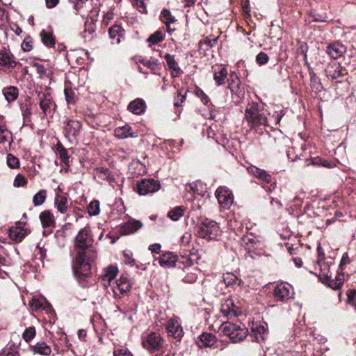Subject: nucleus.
I'll use <instances>...</instances> for the list:
<instances>
[{"instance_id": "obj_18", "label": "nucleus", "mask_w": 356, "mask_h": 356, "mask_svg": "<svg viewBox=\"0 0 356 356\" xmlns=\"http://www.w3.org/2000/svg\"><path fill=\"white\" fill-rule=\"evenodd\" d=\"M216 343V337L207 332H203L198 337L197 344L200 348L211 347Z\"/></svg>"}, {"instance_id": "obj_54", "label": "nucleus", "mask_w": 356, "mask_h": 356, "mask_svg": "<svg viewBox=\"0 0 356 356\" xmlns=\"http://www.w3.org/2000/svg\"><path fill=\"white\" fill-rule=\"evenodd\" d=\"M139 62L143 63L145 66L154 70L157 63V60L156 59H145L142 58L139 60Z\"/></svg>"}, {"instance_id": "obj_31", "label": "nucleus", "mask_w": 356, "mask_h": 356, "mask_svg": "<svg viewBox=\"0 0 356 356\" xmlns=\"http://www.w3.org/2000/svg\"><path fill=\"white\" fill-rule=\"evenodd\" d=\"M123 29L119 25H114L109 29L108 34L110 38L113 40V43L119 44L120 38L123 34Z\"/></svg>"}, {"instance_id": "obj_52", "label": "nucleus", "mask_w": 356, "mask_h": 356, "mask_svg": "<svg viewBox=\"0 0 356 356\" xmlns=\"http://www.w3.org/2000/svg\"><path fill=\"white\" fill-rule=\"evenodd\" d=\"M123 261L126 264L134 265L135 260L132 257V253L129 250L123 252Z\"/></svg>"}, {"instance_id": "obj_38", "label": "nucleus", "mask_w": 356, "mask_h": 356, "mask_svg": "<svg viewBox=\"0 0 356 356\" xmlns=\"http://www.w3.org/2000/svg\"><path fill=\"white\" fill-rule=\"evenodd\" d=\"M317 252H318L317 264L320 267V269L321 271L325 272L329 268V266L324 262L325 258V253L323 252V248L321 246L318 247Z\"/></svg>"}, {"instance_id": "obj_45", "label": "nucleus", "mask_w": 356, "mask_h": 356, "mask_svg": "<svg viewBox=\"0 0 356 356\" xmlns=\"http://www.w3.org/2000/svg\"><path fill=\"white\" fill-rule=\"evenodd\" d=\"M64 92L67 103L68 104H74L76 99L75 92L70 88H65Z\"/></svg>"}, {"instance_id": "obj_35", "label": "nucleus", "mask_w": 356, "mask_h": 356, "mask_svg": "<svg viewBox=\"0 0 356 356\" xmlns=\"http://www.w3.org/2000/svg\"><path fill=\"white\" fill-rule=\"evenodd\" d=\"M31 306L33 310L38 311L39 309H45L50 307V304L47 302L44 297L34 298L32 300Z\"/></svg>"}, {"instance_id": "obj_51", "label": "nucleus", "mask_w": 356, "mask_h": 356, "mask_svg": "<svg viewBox=\"0 0 356 356\" xmlns=\"http://www.w3.org/2000/svg\"><path fill=\"white\" fill-rule=\"evenodd\" d=\"M97 174L99 177L104 180H108L111 178V173L107 168H98Z\"/></svg>"}, {"instance_id": "obj_16", "label": "nucleus", "mask_w": 356, "mask_h": 356, "mask_svg": "<svg viewBox=\"0 0 356 356\" xmlns=\"http://www.w3.org/2000/svg\"><path fill=\"white\" fill-rule=\"evenodd\" d=\"M325 72L326 76L331 80L337 79L343 74V68L338 63H333L328 65Z\"/></svg>"}, {"instance_id": "obj_22", "label": "nucleus", "mask_w": 356, "mask_h": 356, "mask_svg": "<svg viewBox=\"0 0 356 356\" xmlns=\"http://www.w3.org/2000/svg\"><path fill=\"white\" fill-rule=\"evenodd\" d=\"M164 58L166 60L169 69L172 71V76L173 77L179 76L181 73V70L179 67L178 63L175 60L174 56L169 54H166L164 56Z\"/></svg>"}, {"instance_id": "obj_53", "label": "nucleus", "mask_w": 356, "mask_h": 356, "mask_svg": "<svg viewBox=\"0 0 356 356\" xmlns=\"http://www.w3.org/2000/svg\"><path fill=\"white\" fill-rule=\"evenodd\" d=\"M269 60L268 56L264 52H260L256 57L257 63L260 65L266 64Z\"/></svg>"}, {"instance_id": "obj_48", "label": "nucleus", "mask_w": 356, "mask_h": 356, "mask_svg": "<svg viewBox=\"0 0 356 356\" xmlns=\"http://www.w3.org/2000/svg\"><path fill=\"white\" fill-rule=\"evenodd\" d=\"M20 108L24 120H29L31 115V106L27 104H22L20 106Z\"/></svg>"}, {"instance_id": "obj_61", "label": "nucleus", "mask_w": 356, "mask_h": 356, "mask_svg": "<svg viewBox=\"0 0 356 356\" xmlns=\"http://www.w3.org/2000/svg\"><path fill=\"white\" fill-rule=\"evenodd\" d=\"M342 284H343V280L341 278L337 279L336 280H330V282L328 284L329 286L333 289H339Z\"/></svg>"}, {"instance_id": "obj_27", "label": "nucleus", "mask_w": 356, "mask_h": 356, "mask_svg": "<svg viewBox=\"0 0 356 356\" xmlns=\"http://www.w3.org/2000/svg\"><path fill=\"white\" fill-rule=\"evenodd\" d=\"M115 136L120 139H124L128 137L134 138L137 136L135 133L131 132V128L129 125L116 128L115 129Z\"/></svg>"}, {"instance_id": "obj_32", "label": "nucleus", "mask_w": 356, "mask_h": 356, "mask_svg": "<svg viewBox=\"0 0 356 356\" xmlns=\"http://www.w3.org/2000/svg\"><path fill=\"white\" fill-rule=\"evenodd\" d=\"M199 269L196 267H189L186 268V275L183 277V281L185 283L192 284L196 282L197 279Z\"/></svg>"}, {"instance_id": "obj_55", "label": "nucleus", "mask_w": 356, "mask_h": 356, "mask_svg": "<svg viewBox=\"0 0 356 356\" xmlns=\"http://www.w3.org/2000/svg\"><path fill=\"white\" fill-rule=\"evenodd\" d=\"M196 95L197 97H199L202 103L204 104V105H208L209 103L210 102V99L209 98V97L204 92V91L200 88H197L196 89Z\"/></svg>"}, {"instance_id": "obj_30", "label": "nucleus", "mask_w": 356, "mask_h": 356, "mask_svg": "<svg viewBox=\"0 0 356 356\" xmlns=\"http://www.w3.org/2000/svg\"><path fill=\"white\" fill-rule=\"evenodd\" d=\"M2 92L8 102H14L17 99L19 95V90L15 86L4 88Z\"/></svg>"}, {"instance_id": "obj_29", "label": "nucleus", "mask_w": 356, "mask_h": 356, "mask_svg": "<svg viewBox=\"0 0 356 356\" xmlns=\"http://www.w3.org/2000/svg\"><path fill=\"white\" fill-rule=\"evenodd\" d=\"M227 76V70L225 67L218 66L213 71V79L218 86L222 85Z\"/></svg>"}, {"instance_id": "obj_11", "label": "nucleus", "mask_w": 356, "mask_h": 356, "mask_svg": "<svg viewBox=\"0 0 356 356\" xmlns=\"http://www.w3.org/2000/svg\"><path fill=\"white\" fill-rule=\"evenodd\" d=\"M166 330L170 337L176 339H180L184 335L180 318L177 316H174L169 319L166 324Z\"/></svg>"}, {"instance_id": "obj_43", "label": "nucleus", "mask_w": 356, "mask_h": 356, "mask_svg": "<svg viewBox=\"0 0 356 356\" xmlns=\"http://www.w3.org/2000/svg\"><path fill=\"white\" fill-rule=\"evenodd\" d=\"M88 212L90 216H97L100 212L99 202L98 200H92L88 208Z\"/></svg>"}, {"instance_id": "obj_24", "label": "nucleus", "mask_w": 356, "mask_h": 356, "mask_svg": "<svg viewBox=\"0 0 356 356\" xmlns=\"http://www.w3.org/2000/svg\"><path fill=\"white\" fill-rule=\"evenodd\" d=\"M27 234V231L19 227H11L9 229L10 238L16 243L21 242Z\"/></svg>"}, {"instance_id": "obj_56", "label": "nucleus", "mask_w": 356, "mask_h": 356, "mask_svg": "<svg viewBox=\"0 0 356 356\" xmlns=\"http://www.w3.org/2000/svg\"><path fill=\"white\" fill-rule=\"evenodd\" d=\"M26 184V181L25 177L23 175L18 174L14 180V186L16 187H20L24 186Z\"/></svg>"}, {"instance_id": "obj_20", "label": "nucleus", "mask_w": 356, "mask_h": 356, "mask_svg": "<svg viewBox=\"0 0 356 356\" xmlns=\"http://www.w3.org/2000/svg\"><path fill=\"white\" fill-rule=\"evenodd\" d=\"M247 170L253 176L266 183H269L271 181V175L267 173L264 170L260 169L254 165L248 167Z\"/></svg>"}, {"instance_id": "obj_13", "label": "nucleus", "mask_w": 356, "mask_h": 356, "mask_svg": "<svg viewBox=\"0 0 356 356\" xmlns=\"http://www.w3.org/2000/svg\"><path fill=\"white\" fill-rule=\"evenodd\" d=\"M220 312L227 317H236L241 314L242 311L238 306L235 305L233 299L225 300L220 307Z\"/></svg>"}, {"instance_id": "obj_10", "label": "nucleus", "mask_w": 356, "mask_h": 356, "mask_svg": "<svg viewBox=\"0 0 356 356\" xmlns=\"http://www.w3.org/2000/svg\"><path fill=\"white\" fill-rule=\"evenodd\" d=\"M64 135L70 142L74 140L81 130V124L75 120H68L64 122Z\"/></svg>"}, {"instance_id": "obj_39", "label": "nucleus", "mask_w": 356, "mask_h": 356, "mask_svg": "<svg viewBox=\"0 0 356 356\" xmlns=\"http://www.w3.org/2000/svg\"><path fill=\"white\" fill-rule=\"evenodd\" d=\"M47 192L46 190H44V189L40 190L33 196V203L34 206L38 207V206L42 205L44 202V201L47 198Z\"/></svg>"}, {"instance_id": "obj_50", "label": "nucleus", "mask_w": 356, "mask_h": 356, "mask_svg": "<svg viewBox=\"0 0 356 356\" xmlns=\"http://www.w3.org/2000/svg\"><path fill=\"white\" fill-rule=\"evenodd\" d=\"M7 163L11 168H17L19 166V159L11 154H9L7 156Z\"/></svg>"}, {"instance_id": "obj_2", "label": "nucleus", "mask_w": 356, "mask_h": 356, "mask_svg": "<svg viewBox=\"0 0 356 356\" xmlns=\"http://www.w3.org/2000/svg\"><path fill=\"white\" fill-rule=\"evenodd\" d=\"M245 120L250 129L257 132L262 133L263 130L268 127L267 113L259 108L257 103H249L245 112Z\"/></svg>"}, {"instance_id": "obj_44", "label": "nucleus", "mask_w": 356, "mask_h": 356, "mask_svg": "<svg viewBox=\"0 0 356 356\" xmlns=\"http://www.w3.org/2000/svg\"><path fill=\"white\" fill-rule=\"evenodd\" d=\"M164 35L163 32L161 31H157L148 38L147 42L151 44H154L162 41Z\"/></svg>"}, {"instance_id": "obj_33", "label": "nucleus", "mask_w": 356, "mask_h": 356, "mask_svg": "<svg viewBox=\"0 0 356 356\" xmlns=\"http://www.w3.org/2000/svg\"><path fill=\"white\" fill-rule=\"evenodd\" d=\"M54 204L57 210L61 213L67 212L68 209L67 197L61 195H57L55 197Z\"/></svg>"}, {"instance_id": "obj_37", "label": "nucleus", "mask_w": 356, "mask_h": 356, "mask_svg": "<svg viewBox=\"0 0 356 356\" xmlns=\"http://www.w3.org/2000/svg\"><path fill=\"white\" fill-rule=\"evenodd\" d=\"M223 280L227 286L234 285L240 286L243 282L241 279L238 278L232 273H227L224 274Z\"/></svg>"}, {"instance_id": "obj_26", "label": "nucleus", "mask_w": 356, "mask_h": 356, "mask_svg": "<svg viewBox=\"0 0 356 356\" xmlns=\"http://www.w3.org/2000/svg\"><path fill=\"white\" fill-rule=\"evenodd\" d=\"M40 106L45 115L49 114L56 106L49 95H43L40 98Z\"/></svg>"}, {"instance_id": "obj_57", "label": "nucleus", "mask_w": 356, "mask_h": 356, "mask_svg": "<svg viewBox=\"0 0 356 356\" xmlns=\"http://www.w3.org/2000/svg\"><path fill=\"white\" fill-rule=\"evenodd\" d=\"M22 49L26 52L30 51L33 48V42L31 38H26L22 43Z\"/></svg>"}, {"instance_id": "obj_63", "label": "nucleus", "mask_w": 356, "mask_h": 356, "mask_svg": "<svg viewBox=\"0 0 356 356\" xmlns=\"http://www.w3.org/2000/svg\"><path fill=\"white\" fill-rule=\"evenodd\" d=\"M114 356H132V355L125 349L120 348L114 351Z\"/></svg>"}, {"instance_id": "obj_25", "label": "nucleus", "mask_w": 356, "mask_h": 356, "mask_svg": "<svg viewBox=\"0 0 356 356\" xmlns=\"http://www.w3.org/2000/svg\"><path fill=\"white\" fill-rule=\"evenodd\" d=\"M40 220L43 227H50L55 226L56 221L54 216L49 210H46L40 213Z\"/></svg>"}, {"instance_id": "obj_23", "label": "nucleus", "mask_w": 356, "mask_h": 356, "mask_svg": "<svg viewBox=\"0 0 356 356\" xmlns=\"http://www.w3.org/2000/svg\"><path fill=\"white\" fill-rule=\"evenodd\" d=\"M230 76L232 79V81L228 84V88L231 91L233 99H234V95L237 98H239L242 92L240 87V81L236 74H231ZM235 101H238V99H236Z\"/></svg>"}, {"instance_id": "obj_12", "label": "nucleus", "mask_w": 356, "mask_h": 356, "mask_svg": "<svg viewBox=\"0 0 356 356\" xmlns=\"http://www.w3.org/2000/svg\"><path fill=\"white\" fill-rule=\"evenodd\" d=\"M293 289L286 283H280L274 289V296L277 300L286 301L293 298Z\"/></svg>"}, {"instance_id": "obj_64", "label": "nucleus", "mask_w": 356, "mask_h": 356, "mask_svg": "<svg viewBox=\"0 0 356 356\" xmlns=\"http://www.w3.org/2000/svg\"><path fill=\"white\" fill-rule=\"evenodd\" d=\"M350 261L348 254L347 253H344L342 256V258L341 259V262L339 264V268H342V267L348 264H349Z\"/></svg>"}, {"instance_id": "obj_5", "label": "nucleus", "mask_w": 356, "mask_h": 356, "mask_svg": "<svg viewBox=\"0 0 356 356\" xmlns=\"http://www.w3.org/2000/svg\"><path fill=\"white\" fill-rule=\"evenodd\" d=\"M163 338L158 332H152L142 337L143 346L149 352L160 350L163 347Z\"/></svg>"}, {"instance_id": "obj_36", "label": "nucleus", "mask_w": 356, "mask_h": 356, "mask_svg": "<svg viewBox=\"0 0 356 356\" xmlns=\"http://www.w3.org/2000/svg\"><path fill=\"white\" fill-rule=\"evenodd\" d=\"M309 76H310V86L312 90L315 92H318L322 90L323 85L321 82L320 79L318 76L314 72V71H309Z\"/></svg>"}, {"instance_id": "obj_58", "label": "nucleus", "mask_w": 356, "mask_h": 356, "mask_svg": "<svg viewBox=\"0 0 356 356\" xmlns=\"http://www.w3.org/2000/svg\"><path fill=\"white\" fill-rule=\"evenodd\" d=\"M33 67H35L36 72L40 75V78H43L47 75V70L44 65L39 63H35Z\"/></svg>"}, {"instance_id": "obj_17", "label": "nucleus", "mask_w": 356, "mask_h": 356, "mask_svg": "<svg viewBox=\"0 0 356 356\" xmlns=\"http://www.w3.org/2000/svg\"><path fill=\"white\" fill-rule=\"evenodd\" d=\"M346 47L340 43H333L330 44L327 48V53L333 59H337L342 56L346 52Z\"/></svg>"}, {"instance_id": "obj_46", "label": "nucleus", "mask_w": 356, "mask_h": 356, "mask_svg": "<svg viewBox=\"0 0 356 356\" xmlns=\"http://www.w3.org/2000/svg\"><path fill=\"white\" fill-rule=\"evenodd\" d=\"M35 336V329L34 327H29L25 330L23 333V339L29 342Z\"/></svg>"}, {"instance_id": "obj_1", "label": "nucleus", "mask_w": 356, "mask_h": 356, "mask_svg": "<svg viewBox=\"0 0 356 356\" xmlns=\"http://www.w3.org/2000/svg\"><path fill=\"white\" fill-rule=\"evenodd\" d=\"M93 239L89 227L81 229L75 237L73 272L78 280H84L91 274V262L96 258Z\"/></svg>"}, {"instance_id": "obj_21", "label": "nucleus", "mask_w": 356, "mask_h": 356, "mask_svg": "<svg viewBox=\"0 0 356 356\" xmlns=\"http://www.w3.org/2000/svg\"><path fill=\"white\" fill-rule=\"evenodd\" d=\"M145 102L139 98L131 102L128 106L129 111L136 115L142 114L145 111Z\"/></svg>"}, {"instance_id": "obj_60", "label": "nucleus", "mask_w": 356, "mask_h": 356, "mask_svg": "<svg viewBox=\"0 0 356 356\" xmlns=\"http://www.w3.org/2000/svg\"><path fill=\"white\" fill-rule=\"evenodd\" d=\"M78 12L83 8L87 0H69Z\"/></svg>"}, {"instance_id": "obj_8", "label": "nucleus", "mask_w": 356, "mask_h": 356, "mask_svg": "<svg viewBox=\"0 0 356 356\" xmlns=\"http://www.w3.org/2000/svg\"><path fill=\"white\" fill-rule=\"evenodd\" d=\"M131 287V284L127 275H122L119 279L116 280L111 286V291L116 298H120L121 296L127 293Z\"/></svg>"}, {"instance_id": "obj_28", "label": "nucleus", "mask_w": 356, "mask_h": 356, "mask_svg": "<svg viewBox=\"0 0 356 356\" xmlns=\"http://www.w3.org/2000/svg\"><path fill=\"white\" fill-rule=\"evenodd\" d=\"M42 43L48 47H54L56 43L55 38L51 30L43 29L40 33Z\"/></svg>"}, {"instance_id": "obj_47", "label": "nucleus", "mask_w": 356, "mask_h": 356, "mask_svg": "<svg viewBox=\"0 0 356 356\" xmlns=\"http://www.w3.org/2000/svg\"><path fill=\"white\" fill-rule=\"evenodd\" d=\"M161 17L165 24H170L175 22V18L172 16L170 11L166 9L162 10Z\"/></svg>"}, {"instance_id": "obj_7", "label": "nucleus", "mask_w": 356, "mask_h": 356, "mask_svg": "<svg viewBox=\"0 0 356 356\" xmlns=\"http://www.w3.org/2000/svg\"><path fill=\"white\" fill-rule=\"evenodd\" d=\"M118 273L117 266H109L103 270L102 273L99 275V281L103 286L107 289L109 293V289L111 290V286L115 282V278Z\"/></svg>"}, {"instance_id": "obj_15", "label": "nucleus", "mask_w": 356, "mask_h": 356, "mask_svg": "<svg viewBox=\"0 0 356 356\" xmlns=\"http://www.w3.org/2000/svg\"><path fill=\"white\" fill-rule=\"evenodd\" d=\"M14 56L9 51L1 50L0 51V67L13 69L17 65Z\"/></svg>"}, {"instance_id": "obj_34", "label": "nucleus", "mask_w": 356, "mask_h": 356, "mask_svg": "<svg viewBox=\"0 0 356 356\" xmlns=\"http://www.w3.org/2000/svg\"><path fill=\"white\" fill-rule=\"evenodd\" d=\"M31 350L35 354H40L42 355H49L51 353L50 346L44 342H38L31 347Z\"/></svg>"}, {"instance_id": "obj_4", "label": "nucleus", "mask_w": 356, "mask_h": 356, "mask_svg": "<svg viewBox=\"0 0 356 356\" xmlns=\"http://www.w3.org/2000/svg\"><path fill=\"white\" fill-rule=\"evenodd\" d=\"M219 331L224 335L227 336L233 343L242 341L245 338L248 330L244 325H238L230 322L223 323Z\"/></svg>"}, {"instance_id": "obj_9", "label": "nucleus", "mask_w": 356, "mask_h": 356, "mask_svg": "<svg viewBox=\"0 0 356 356\" xmlns=\"http://www.w3.org/2000/svg\"><path fill=\"white\" fill-rule=\"evenodd\" d=\"M216 197L222 208L229 209L234 202L232 191L225 186H220L216 191Z\"/></svg>"}, {"instance_id": "obj_6", "label": "nucleus", "mask_w": 356, "mask_h": 356, "mask_svg": "<svg viewBox=\"0 0 356 356\" xmlns=\"http://www.w3.org/2000/svg\"><path fill=\"white\" fill-rule=\"evenodd\" d=\"M161 188L159 181L154 179H143L137 184V192L140 195H146L158 191Z\"/></svg>"}, {"instance_id": "obj_40", "label": "nucleus", "mask_w": 356, "mask_h": 356, "mask_svg": "<svg viewBox=\"0 0 356 356\" xmlns=\"http://www.w3.org/2000/svg\"><path fill=\"white\" fill-rule=\"evenodd\" d=\"M11 133L6 129V126L0 124V145L5 143H10Z\"/></svg>"}, {"instance_id": "obj_19", "label": "nucleus", "mask_w": 356, "mask_h": 356, "mask_svg": "<svg viewBox=\"0 0 356 356\" xmlns=\"http://www.w3.org/2000/svg\"><path fill=\"white\" fill-rule=\"evenodd\" d=\"M177 257L172 252H167L162 254L157 261L159 265L163 268H170L175 266Z\"/></svg>"}, {"instance_id": "obj_62", "label": "nucleus", "mask_w": 356, "mask_h": 356, "mask_svg": "<svg viewBox=\"0 0 356 356\" xmlns=\"http://www.w3.org/2000/svg\"><path fill=\"white\" fill-rule=\"evenodd\" d=\"M186 94L182 95L181 91L178 92L177 98L175 102L174 105L177 107L180 106L181 104L185 101Z\"/></svg>"}, {"instance_id": "obj_14", "label": "nucleus", "mask_w": 356, "mask_h": 356, "mask_svg": "<svg viewBox=\"0 0 356 356\" xmlns=\"http://www.w3.org/2000/svg\"><path fill=\"white\" fill-rule=\"evenodd\" d=\"M143 227V223L136 219L130 218L127 222L119 226V232L122 235H129L136 233Z\"/></svg>"}, {"instance_id": "obj_49", "label": "nucleus", "mask_w": 356, "mask_h": 356, "mask_svg": "<svg viewBox=\"0 0 356 356\" xmlns=\"http://www.w3.org/2000/svg\"><path fill=\"white\" fill-rule=\"evenodd\" d=\"M57 150H58V154L59 155L60 159L62 160V161L64 163L67 164L69 163L70 158H69L67 149L61 146V147H58L57 148Z\"/></svg>"}, {"instance_id": "obj_59", "label": "nucleus", "mask_w": 356, "mask_h": 356, "mask_svg": "<svg viewBox=\"0 0 356 356\" xmlns=\"http://www.w3.org/2000/svg\"><path fill=\"white\" fill-rule=\"evenodd\" d=\"M219 37H216L213 39H210L209 38H205L203 40L200 42V45L202 46L204 44L212 47L217 42Z\"/></svg>"}, {"instance_id": "obj_42", "label": "nucleus", "mask_w": 356, "mask_h": 356, "mask_svg": "<svg viewBox=\"0 0 356 356\" xmlns=\"http://www.w3.org/2000/svg\"><path fill=\"white\" fill-rule=\"evenodd\" d=\"M266 331L267 329L264 325H257L256 327L252 330V332H254L255 334V340L259 343H260L261 341H263V334H265Z\"/></svg>"}, {"instance_id": "obj_41", "label": "nucleus", "mask_w": 356, "mask_h": 356, "mask_svg": "<svg viewBox=\"0 0 356 356\" xmlns=\"http://www.w3.org/2000/svg\"><path fill=\"white\" fill-rule=\"evenodd\" d=\"M184 210L183 207H177L168 212V216L172 220L177 221L183 216Z\"/></svg>"}, {"instance_id": "obj_3", "label": "nucleus", "mask_w": 356, "mask_h": 356, "mask_svg": "<svg viewBox=\"0 0 356 356\" xmlns=\"http://www.w3.org/2000/svg\"><path fill=\"white\" fill-rule=\"evenodd\" d=\"M220 233L221 230L218 224L209 218L202 220L197 227L198 236L207 240H216Z\"/></svg>"}]
</instances>
